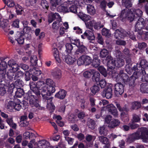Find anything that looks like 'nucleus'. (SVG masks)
I'll return each mask as SVG.
<instances>
[{"label": "nucleus", "instance_id": "f3484780", "mask_svg": "<svg viewBox=\"0 0 148 148\" xmlns=\"http://www.w3.org/2000/svg\"><path fill=\"white\" fill-rule=\"evenodd\" d=\"M7 67V63L5 62H1L0 64V74L4 77L6 74V69Z\"/></svg>", "mask_w": 148, "mask_h": 148}, {"label": "nucleus", "instance_id": "37998d69", "mask_svg": "<svg viewBox=\"0 0 148 148\" xmlns=\"http://www.w3.org/2000/svg\"><path fill=\"white\" fill-rule=\"evenodd\" d=\"M87 12L89 14L94 15L96 12L94 7L92 5H89L87 7Z\"/></svg>", "mask_w": 148, "mask_h": 148}, {"label": "nucleus", "instance_id": "864d4df0", "mask_svg": "<svg viewBox=\"0 0 148 148\" xmlns=\"http://www.w3.org/2000/svg\"><path fill=\"white\" fill-rule=\"evenodd\" d=\"M95 70H90V71H86L83 73V76L86 78L90 77L91 75H92Z\"/></svg>", "mask_w": 148, "mask_h": 148}, {"label": "nucleus", "instance_id": "4d7b16f0", "mask_svg": "<svg viewBox=\"0 0 148 148\" xmlns=\"http://www.w3.org/2000/svg\"><path fill=\"white\" fill-rule=\"evenodd\" d=\"M127 33V35H128L130 38L134 41H136V38L135 35L134 34V32L130 30L129 31H128Z\"/></svg>", "mask_w": 148, "mask_h": 148}, {"label": "nucleus", "instance_id": "0e129e2a", "mask_svg": "<svg viewBox=\"0 0 148 148\" xmlns=\"http://www.w3.org/2000/svg\"><path fill=\"white\" fill-rule=\"evenodd\" d=\"M23 75V73L21 71H18L17 72L15 75L14 76L15 80H16L18 79H19V78L22 77Z\"/></svg>", "mask_w": 148, "mask_h": 148}, {"label": "nucleus", "instance_id": "2eb2a0df", "mask_svg": "<svg viewBox=\"0 0 148 148\" xmlns=\"http://www.w3.org/2000/svg\"><path fill=\"white\" fill-rule=\"evenodd\" d=\"M92 30V31L89 30L86 31L83 34L81 35L82 38L85 39L87 38L88 40H93L95 39V37Z\"/></svg>", "mask_w": 148, "mask_h": 148}, {"label": "nucleus", "instance_id": "c03bdc74", "mask_svg": "<svg viewBox=\"0 0 148 148\" xmlns=\"http://www.w3.org/2000/svg\"><path fill=\"white\" fill-rule=\"evenodd\" d=\"M141 106L140 103L138 101H134L132 103L131 108L132 110H137L141 108Z\"/></svg>", "mask_w": 148, "mask_h": 148}, {"label": "nucleus", "instance_id": "603ef678", "mask_svg": "<svg viewBox=\"0 0 148 148\" xmlns=\"http://www.w3.org/2000/svg\"><path fill=\"white\" fill-rule=\"evenodd\" d=\"M139 34L140 36L142 39L145 40H148V32L140 31Z\"/></svg>", "mask_w": 148, "mask_h": 148}, {"label": "nucleus", "instance_id": "6ab92c4d", "mask_svg": "<svg viewBox=\"0 0 148 148\" xmlns=\"http://www.w3.org/2000/svg\"><path fill=\"white\" fill-rule=\"evenodd\" d=\"M138 66L139 69L145 71V69H148V62L145 59H142L139 63H138Z\"/></svg>", "mask_w": 148, "mask_h": 148}, {"label": "nucleus", "instance_id": "58836bf2", "mask_svg": "<svg viewBox=\"0 0 148 148\" xmlns=\"http://www.w3.org/2000/svg\"><path fill=\"white\" fill-rule=\"evenodd\" d=\"M16 72L13 71L10 69H9L7 73V75L8 78L10 80L13 81L15 80L14 73Z\"/></svg>", "mask_w": 148, "mask_h": 148}, {"label": "nucleus", "instance_id": "de8ad7c7", "mask_svg": "<svg viewBox=\"0 0 148 148\" xmlns=\"http://www.w3.org/2000/svg\"><path fill=\"white\" fill-rule=\"evenodd\" d=\"M68 4L69 6V11L73 13L74 12V1L69 0L68 1Z\"/></svg>", "mask_w": 148, "mask_h": 148}, {"label": "nucleus", "instance_id": "c85d7f7f", "mask_svg": "<svg viewBox=\"0 0 148 148\" xmlns=\"http://www.w3.org/2000/svg\"><path fill=\"white\" fill-rule=\"evenodd\" d=\"M99 134L101 135L106 136L108 134V130L105 125L100 127L98 128Z\"/></svg>", "mask_w": 148, "mask_h": 148}, {"label": "nucleus", "instance_id": "e2e57ef3", "mask_svg": "<svg viewBox=\"0 0 148 148\" xmlns=\"http://www.w3.org/2000/svg\"><path fill=\"white\" fill-rule=\"evenodd\" d=\"M99 84L101 88H104L106 85V82L105 80L102 79L99 82Z\"/></svg>", "mask_w": 148, "mask_h": 148}, {"label": "nucleus", "instance_id": "f8f14e48", "mask_svg": "<svg viewBox=\"0 0 148 148\" xmlns=\"http://www.w3.org/2000/svg\"><path fill=\"white\" fill-rule=\"evenodd\" d=\"M40 81L38 82L37 83V85L38 86L39 89L36 87V84L34 82H32L30 83V87L31 89L37 95H39L40 94L41 95V92H40V85L39 82Z\"/></svg>", "mask_w": 148, "mask_h": 148}, {"label": "nucleus", "instance_id": "774afa93", "mask_svg": "<svg viewBox=\"0 0 148 148\" xmlns=\"http://www.w3.org/2000/svg\"><path fill=\"white\" fill-rule=\"evenodd\" d=\"M66 50L68 53L71 52L72 50L73 47L71 44L70 43H67L66 45Z\"/></svg>", "mask_w": 148, "mask_h": 148}, {"label": "nucleus", "instance_id": "09e8293b", "mask_svg": "<svg viewBox=\"0 0 148 148\" xmlns=\"http://www.w3.org/2000/svg\"><path fill=\"white\" fill-rule=\"evenodd\" d=\"M99 140L102 144H105L110 142L109 139L104 136H99L98 137Z\"/></svg>", "mask_w": 148, "mask_h": 148}, {"label": "nucleus", "instance_id": "a19ab883", "mask_svg": "<svg viewBox=\"0 0 148 148\" xmlns=\"http://www.w3.org/2000/svg\"><path fill=\"white\" fill-rule=\"evenodd\" d=\"M116 106L119 111L121 112H127L129 111V109L127 107V105H125L123 107H122L119 103H116Z\"/></svg>", "mask_w": 148, "mask_h": 148}, {"label": "nucleus", "instance_id": "6e6552de", "mask_svg": "<svg viewBox=\"0 0 148 148\" xmlns=\"http://www.w3.org/2000/svg\"><path fill=\"white\" fill-rule=\"evenodd\" d=\"M145 26L146 24L144 19L142 18H138L135 26V32H137L138 34H139L140 31H143L142 29Z\"/></svg>", "mask_w": 148, "mask_h": 148}, {"label": "nucleus", "instance_id": "49530a36", "mask_svg": "<svg viewBox=\"0 0 148 148\" xmlns=\"http://www.w3.org/2000/svg\"><path fill=\"white\" fill-rule=\"evenodd\" d=\"M109 51L105 49H103L101 50L100 53V56L101 58H105L108 56Z\"/></svg>", "mask_w": 148, "mask_h": 148}, {"label": "nucleus", "instance_id": "8fccbe9b", "mask_svg": "<svg viewBox=\"0 0 148 148\" xmlns=\"http://www.w3.org/2000/svg\"><path fill=\"white\" fill-rule=\"evenodd\" d=\"M17 90L15 92V96L16 97L20 98L24 94V92L23 89L21 88L17 87Z\"/></svg>", "mask_w": 148, "mask_h": 148}, {"label": "nucleus", "instance_id": "ea45409f", "mask_svg": "<svg viewBox=\"0 0 148 148\" xmlns=\"http://www.w3.org/2000/svg\"><path fill=\"white\" fill-rule=\"evenodd\" d=\"M87 49V48L85 46L82 45L78 47L76 51L75 54H79V53H83L85 52V51Z\"/></svg>", "mask_w": 148, "mask_h": 148}, {"label": "nucleus", "instance_id": "423d86ee", "mask_svg": "<svg viewBox=\"0 0 148 148\" xmlns=\"http://www.w3.org/2000/svg\"><path fill=\"white\" fill-rule=\"evenodd\" d=\"M25 98L29 100L30 105L32 107H38L39 106L38 101L37 98L34 95H31L29 92L25 94Z\"/></svg>", "mask_w": 148, "mask_h": 148}, {"label": "nucleus", "instance_id": "3c124183", "mask_svg": "<svg viewBox=\"0 0 148 148\" xmlns=\"http://www.w3.org/2000/svg\"><path fill=\"white\" fill-rule=\"evenodd\" d=\"M93 27L95 29H99L102 28L104 26V25L101 24V22H97L94 20Z\"/></svg>", "mask_w": 148, "mask_h": 148}, {"label": "nucleus", "instance_id": "4c0bfd02", "mask_svg": "<svg viewBox=\"0 0 148 148\" xmlns=\"http://www.w3.org/2000/svg\"><path fill=\"white\" fill-rule=\"evenodd\" d=\"M87 125L88 128L92 130H94L95 128L96 125L95 121L94 120L90 119L88 121Z\"/></svg>", "mask_w": 148, "mask_h": 148}, {"label": "nucleus", "instance_id": "79ce46f5", "mask_svg": "<svg viewBox=\"0 0 148 148\" xmlns=\"http://www.w3.org/2000/svg\"><path fill=\"white\" fill-rule=\"evenodd\" d=\"M15 40L17 41L18 43L22 44L24 42V38L20 33H18V34L15 36Z\"/></svg>", "mask_w": 148, "mask_h": 148}, {"label": "nucleus", "instance_id": "c756f323", "mask_svg": "<svg viewBox=\"0 0 148 148\" xmlns=\"http://www.w3.org/2000/svg\"><path fill=\"white\" fill-rule=\"evenodd\" d=\"M92 75V79L93 82L96 83L98 82L100 79V74L98 71H94Z\"/></svg>", "mask_w": 148, "mask_h": 148}, {"label": "nucleus", "instance_id": "e433bc0d", "mask_svg": "<svg viewBox=\"0 0 148 148\" xmlns=\"http://www.w3.org/2000/svg\"><path fill=\"white\" fill-rule=\"evenodd\" d=\"M51 3L52 5L51 9L52 10H53L52 7H55V8L57 5H59L63 3L62 0H51Z\"/></svg>", "mask_w": 148, "mask_h": 148}, {"label": "nucleus", "instance_id": "bb28decb", "mask_svg": "<svg viewBox=\"0 0 148 148\" xmlns=\"http://www.w3.org/2000/svg\"><path fill=\"white\" fill-rule=\"evenodd\" d=\"M132 119L131 121L133 122L140 123L141 120V115L140 114H137L136 113L133 114Z\"/></svg>", "mask_w": 148, "mask_h": 148}, {"label": "nucleus", "instance_id": "ddd939ff", "mask_svg": "<svg viewBox=\"0 0 148 148\" xmlns=\"http://www.w3.org/2000/svg\"><path fill=\"white\" fill-rule=\"evenodd\" d=\"M117 78H120L121 80L125 84L127 82L130 77L127 74L123 73V70H121L118 74L117 73Z\"/></svg>", "mask_w": 148, "mask_h": 148}, {"label": "nucleus", "instance_id": "7ed1b4c3", "mask_svg": "<svg viewBox=\"0 0 148 148\" xmlns=\"http://www.w3.org/2000/svg\"><path fill=\"white\" fill-rule=\"evenodd\" d=\"M125 68L126 71L128 74L130 75L133 73V74H135L137 76L140 77L142 75V78H143V75L146 74L145 71H142L139 69L138 63L126 65Z\"/></svg>", "mask_w": 148, "mask_h": 148}, {"label": "nucleus", "instance_id": "f704fd0d", "mask_svg": "<svg viewBox=\"0 0 148 148\" xmlns=\"http://www.w3.org/2000/svg\"><path fill=\"white\" fill-rule=\"evenodd\" d=\"M140 90L143 93H148V83H143L140 85Z\"/></svg>", "mask_w": 148, "mask_h": 148}, {"label": "nucleus", "instance_id": "72a5a7b5", "mask_svg": "<svg viewBox=\"0 0 148 148\" xmlns=\"http://www.w3.org/2000/svg\"><path fill=\"white\" fill-rule=\"evenodd\" d=\"M82 58L85 62L84 64L86 65H88L91 63L92 59L89 56L86 55H82Z\"/></svg>", "mask_w": 148, "mask_h": 148}, {"label": "nucleus", "instance_id": "2f4dec72", "mask_svg": "<svg viewBox=\"0 0 148 148\" xmlns=\"http://www.w3.org/2000/svg\"><path fill=\"white\" fill-rule=\"evenodd\" d=\"M15 102H16V100L14 101H10L6 103L5 107L10 111H12L14 108Z\"/></svg>", "mask_w": 148, "mask_h": 148}, {"label": "nucleus", "instance_id": "bf43d9fd", "mask_svg": "<svg viewBox=\"0 0 148 148\" xmlns=\"http://www.w3.org/2000/svg\"><path fill=\"white\" fill-rule=\"evenodd\" d=\"M6 86L4 85L1 84L0 85V95H4L6 93Z\"/></svg>", "mask_w": 148, "mask_h": 148}, {"label": "nucleus", "instance_id": "c9c22d12", "mask_svg": "<svg viewBox=\"0 0 148 148\" xmlns=\"http://www.w3.org/2000/svg\"><path fill=\"white\" fill-rule=\"evenodd\" d=\"M98 70L101 75L105 77L107 76V74L109 75V73L108 72H109V71L108 72V70L106 71V69L103 66H99L98 68Z\"/></svg>", "mask_w": 148, "mask_h": 148}, {"label": "nucleus", "instance_id": "7c9ffc66", "mask_svg": "<svg viewBox=\"0 0 148 148\" xmlns=\"http://www.w3.org/2000/svg\"><path fill=\"white\" fill-rule=\"evenodd\" d=\"M99 87L98 85L95 84L94 85L90 88V95L92 96L95 95L99 91Z\"/></svg>", "mask_w": 148, "mask_h": 148}, {"label": "nucleus", "instance_id": "473e14b6", "mask_svg": "<svg viewBox=\"0 0 148 148\" xmlns=\"http://www.w3.org/2000/svg\"><path fill=\"white\" fill-rule=\"evenodd\" d=\"M53 56L56 61L58 62H60V59L59 56V51L56 48H53L52 50Z\"/></svg>", "mask_w": 148, "mask_h": 148}, {"label": "nucleus", "instance_id": "6e6d98bb", "mask_svg": "<svg viewBox=\"0 0 148 148\" xmlns=\"http://www.w3.org/2000/svg\"><path fill=\"white\" fill-rule=\"evenodd\" d=\"M94 20H92L91 21H89V22H86L85 23L86 26L89 29L91 30L92 31L93 27L94 24Z\"/></svg>", "mask_w": 148, "mask_h": 148}, {"label": "nucleus", "instance_id": "f03ea898", "mask_svg": "<svg viewBox=\"0 0 148 148\" xmlns=\"http://www.w3.org/2000/svg\"><path fill=\"white\" fill-rule=\"evenodd\" d=\"M140 131V134L139 132L131 134L129 137L130 141L134 142L136 140L141 139L144 142H147L148 140V128L146 127H142Z\"/></svg>", "mask_w": 148, "mask_h": 148}, {"label": "nucleus", "instance_id": "a211bd4d", "mask_svg": "<svg viewBox=\"0 0 148 148\" xmlns=\"http://www.w3.org/2000/svg\"><path fill=\"white\" fill-rule=\"evenodd\" d=\"M71 55V54L70 53L67 56L62 55V59L68 64H72L74 62L73 55L72 56Z\"/></svg>", "mask_w": 148, "mask_h": 148}, {"label": "nucleus", "instance_id": "b1692460", "mask_svg": "<svg viewBox=\"0 0 148 148\" xmlns=\"http://www.w3.org/2000/svg\"><path fill=\"white\" fill-rule=\"evenodd\" d=\"M38 145L40 148H47L49 146V143L47 140H42L38 142Z\"/></svg>", "mask_w": 148, "mask_h": 148}, {"label": "nucleus", "instance_id": "1a4fd4ad", "mask_svg": "<svg viewBox=\"0 0 148 148\" xmlns=\"http://www.w3.org/2000/svg\"><path fill=\"white\" fill-rule=\"evenodd\" d=\"M112 89L111 86H110L105 88L101 92V95L103 97L109 99L112 98Z\"/></svg>", "mask_w": 148, "mask_h": 148}, {"label": "nucleus", "instance_id": "aec40b11", "mask_svg": "<svg viewBox=\"0 0 148 148\" xmlns=\"http://www.w3.org/2000/svg\"><path fill=\"white\" fill-rule=\"evenodd\" d=\"M77 18H79L84 21L85 23L90 19L91 16L88 15L82 12H79L78 14H77Z\"/></svg>", "mask_w": 148, "mask_h": 148}, {"label": "nucleus", "instance_id": "0eeeda50", "mask_svg": "<svg viewBox=\"0 0 148 148\" xmlns=\"http://www.w3.org/2000/svg\"><path fill=\"white\" fill-rule=\"evenodd\" d=\"M125 86L121 82L117 83L115 85L114 92L116 96L119 97L124 92Z\"/></svg>", "mask_w": 148, "mask_h": 148}, {"label": "nucleus", "instance_id": "69168bd1", "mask_svg": "<svg viewBox=\"0 0 148 148\" xmlns=\"http://www.w3.org/2000/svg\"><path fill=\"white\" fill-rule=\"evenodd\" d=\"M41 5L44 9H47L49 8L48 4L47 1L45 0H42Z\"/></svg>", "mask_w": 148, "mask_h": 148}, {"label": "nucleus", "instance_id": "680f3d73", "mask_svg": "<svg viewBox=\"0 0 148 148\" xmlns=\"http://www.w3.org/2000/svg\"><path fill=\"white\" fill-rule=\"evenodd\" d=\"M17 101L18 103L15 102L14 105V108L15 109L18 111L20 110L21 108V106L20 104V101L19 100H16V101Z\"/></svg>", "mask_w": 148, "mask_h": 148}, {"label": "nucleus", "instance_id": "9d476101", "mask_svg": "<svg viewBox=\"0 0 148 148\" xmlns=\"http://www.w3.org/2000/svg\"><path fill=\"white\" fill-rule=\"evenodd\" d=\"M127 32L123 29L120 30H117L114 33V36L116 39H119L120 38H123L127 36Z\"/></svg>", "mask_w": 148, "mask_h": 148}, {"label": "nucleus", "instance_id": "4be33fe9", "mask_svg": "<svg viewBox=\"0 0 148 148\" xmlns=\"http://www.w3.org/2000/svg\"><path fill=\"white\" fill-rule=\"evenodd\" d=\"M120 123V121L118 119H113L108 124V127L110 128H114L119 125Z\"/></svg>", "mask_w": 148, "mask_h": 148}, {"label": "nucleus", "instance_id": "4468645a", "mask_svg": "<svg viewBox=\"0 0 148 148\" xmlns=\"http://www.w3.org/2000/svg\"><path fill=\"white\" fill-rule=\"evenodd\" d=\"M106 108L107 109L110 113L115 116H117L118 112L117 109L113 104H110L107 105L106 106Z\"/></svg>", "mask_w": 148, "mask_h": 148}, {"label": "nucleus", "instance_id": "5fc2aeb1", "mask_svg": "<svg viewBox=\"0 0 148 148\" xmlns=\"http://www.w3.org/2000/svg\"><path fill=\"white\" fill-rule=\"evenodd\" d=\"M102 34L103 36H105L109 38L110 36L111 35L110 33V31L109 29H107L106 28H103L102 30Z\"/></svg>", "mask_w": 148, "mask_h": 148}, {"label": "nucleus", "instance_id": "f257e3e1", "mask_svg": "<svg viewBox=\"0 0 148 148\" xmlns=\"http://www.w3.org/2000/svg\"><path fill=\"white\" fill-rule=\"evenodd\" d=\"M40 89L43 101L47 103V107L48 108L55 109V106L52 102L53 97L50 96L55 91V83L50 79H47L46 80V84L43 82L40 81Z\"/></svg>", "mask_w": 148, "mask_h": 148}, {"label": "nucleus", "instance_id": "052dcab7", "mask_svg": "<svg viewBox=\"0 0 148 148\" xmlns=\"http://www.w3.org/2000/svg\"><path fill=\"white\" fill-rule=\"evenodd\" d=\"M122 1L124 3L126 8H128L132 6V4L131 0H122Z\"/></svg>", "mask_w": 148, "mask_h": 148}, {"label": "nucleus", "instance_id": "5701e85b", "mask_svg": "<svg viewBox=\"0 0 148 148\" xmlns=\"http://www.w3.org/2000/svg\"><path fill=\"white\" fill-rule=\"evenodd\" d=\"M60 17L59 14L57 13H55L51 12L49 14L48 21L49 23H51L55 18H58Z\"/></svg>", "mask_w": 148, "mask_h": 148}, {"label": "nucleus", "instance_id": "13d9d810", "mask_svg": "<svg viewBox=\"0 0 148 148\" xmlns=\"http://www.w3.org/2000/svg\"><path fill=\"white\" fill-rule=\"evenodd\" d=\"M136 123L131 121L129 123L128 125L130 126L131 129H135L139 127V125Z\"/></svg>", "mask_w": 148, "mask_h": 148}, {"label": "nucleus", "instance_id": "a18cd8bd", "mask_svg": "<svg viewBox=\"0 0 148 148\" xmlns=\"http://www.w3.org/2000/svg\"><path fill=\"white\" fill-rule=\"evenodd\" d=\"M115 66L119 68L120 67L124 64V61L123 59L118 58L115 62Z\"/></svg>", "mask_w": 148, "mask_h": 148}, {"label": "nucleus", "instance_id": "cd10ccee", "mask_svg": "<svg viewBox=\"0 0 148 148\" xmlns=\"http://www.w3.org/2000/svg\"><path fill=\"white\" fill-rule=\"evenodd\" d=\"M100 60L97 56L94 57L91 61V65L95 68L98 67L100 65Z\"/></svg>", "mask_w": 148, "mask_h": 148}, {"label": "nucleus", "instance_id": "338daca9", "mask_svg": "<svg viewBox=\"0 0 148 148\" xmlns=\"http://www.w3.org/2000/svg\"><path fill=\"white\" fill-rule=\"evenodd\" d=\"M15 7L16 9V12L17 14H21L23 10L21 6L18 4H17L15 5Z\"/></svg>", "mask_w": 148, "mask_h": 148}, {"label": "nucleus", "instance_id": "412c9836", "mask_svg": "<svg viewBox=\"0 0 148 148\" xmlns=\"http://www.w3.org/2000/svg\"><path fill=\"white\" fill-rule=\"evenodd\" d=\"M17 80L15 82L14 84H12L10 85L9 89L10 91H12L15 87H16V86L18 87V88H20L22 85V81L20 79H16Z\"/></svg>", "mask_w": 148, "mask_h": 148}, {"label": "nucleus", "instance_id": "20e7f679", "mask_svg": "<svg viewBox=\"0 0 148 148\" xmlns=\"http://www.w3.org/2000/svg\"><path fill=\"white\" fill-rule=\"evenodd\" d=\"M143 13L142 11L139 9H136L132 8L128 10L125 14V18L130 23L133 20H137L138 18H142Z\"/></svg>", "mask_w": 148, "mask_h": 148}, {"label": "nucleus", "instance_id": "dca6fc26", "mask_svg": "<svg viewBox=\"0 0 148 148\" xmlns=\"http://www.w3.org/2000/svg\"><path fill=\"white\" fill-rule=\"evenodd\" d=\"M67 3L65 2L62 3L59 5L58 7L57 10V11L59 12H62L63 13H66L69 12V10L67 8Z\"/></svg>", "mask_w": 148, "mask_h": 148}, {"label": "nucleus", "instance_id": "a878e982", "mask_svg": "<svg viewBox=\"0 0 148 148\" xmlns=\"http://www.w3.org/2000/svg\"><path fill=\"white\" fill-rule=\"evenodd\" d=\"M66 92L64 90L61 89L55 95V96L59 99H64L66 95Z\"/></svg>", "mask_w": 148, "mask_h": 148}, {"label": "nucleus", "instance_id": "9b49d317", "mask_svg": "<svg viewBox=\"0 0 148 148\" xmlns=\"http://www.w3.org/2000/svg\"><path fill=\"white\" fill-rule=\"evenodd\" d=\"M139 77L137 76L135 74H132V75L129 77L128 80L126 84H128L130 88V89L133 88L136 85V80L138 79Z\"/></svg>", "mask_w": 148, "mask_h": 148}, {"label": "nucleus", "instance_id": "39448f33", "mask_svg": "<svg viewBox=\"0 0 148 148\" xmlns=\"http://www.w3.org/2000/svg\"><path fill=\"white\" fill-rule=\"evenodd\" d=\"M107 62V65L108 67V71L109 75H113V74L115 72L114 70L115 68V62L113 58L110 56H108L106 58Z\"/></svg>", "mask_w": 148, "mask_h": 148}, {"label": "nucleus", "instance_id": "393cba45", "mask_svg": "<svg viewBox=\"0 0 148 148\" xmlns=\"http://www.w3.org/2000/svg\"><path fill=\"white\" fill-rule=\"evenodd\" d=\"M53 77L57 79H60L62 77V73L61 70L56 69L53 71L52 73Z\"/></svg>", "mask_w": 148, "mask_h": 148}]
</instances>
